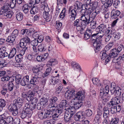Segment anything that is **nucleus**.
<instances>
[{"mask_svg":"<svg viewBox=\"0 0 124 124\" xmlns=\"http://www.w3.org/2000/svg\"><path fill=\"white\" fill-rule=\"evenodd\" d=\"M61 111V110H56L54 109L46 110L44 113V118L49 119L52 117L53 120H57Z\"/></svg>","mask_w":124,"mask_h":124,"instance_id":"nucleus-1","label":"nucleus"},{"mask_svg":"<svg viewBox=\"0 0 124 124\" xmlns=\"http://www.w3.org/2000/svg\"><path fill=\"white\" fill-rule=\"evenodd\" d=\"M32 70L33 72L35 73L36 74L34 77L31 78L30 82L31 84L35 85L39 82L42 74L38 68H33Z\"/></svg>","mask_w":124,"mask_h":124,"instance_id":"nucleus-2","label":"nucleus"},{"mask_svg":"<svg viewBox=\"0 0 124 124\" xmlns=\"http://www.w3.org/2000/svg\"><path fill=\"white\" fill-rule=\"evenodd\" d=\"M9 6L6 5L1 8L0 14L5 16V18H10L13 14V12L11 11H9Z\"/></svg>","mask_w":124,"mask_h":124,"instance_id":"nucleus-3","label":"nucleus"},{"mask_svg":"<svg viewBox=\"0 0 124 124\" xmlns=\"http://www.w3.org/2000/svg\"><path fill=\"white\" fill-rule=\"evenodd\" d=\"M110 84V82L108 80H106L103 81V84L100 90V94L101 97H102L105 93L106 94H108L109 91V86Z\"/></svg>","mask_w":124,"mask_h":124,"instance_id":"nucleus-4","label":"nucleus"},{"mask_svg":"<svg viewBox=\"0 0 124 124\" xmlns=\"http://www.w3.org/2000/svg\"><path fill=\"white\" fill-rule=\"evenodd\" d=\"M96 36V34L95 33L93 34L90 36L93 43V46L95 48L94 50L96 52L99 50L101 46V40H97Z\"/></svg>","mask_w":124,"mask_h":124,"instance_id":"nucleus-5","label":"nucleus"},{"mask_svg":"<svg viewBox=\"0 0 124 124\" xmlns=\"http://www.w3.org/2000/svg\"><path fill=\"white\" fill-rule=\"evenodd\" d=\"M13 121V118L11 116L4 117L0 116V123L2 124H12Z\"/></svg>","mask_w":124,"mask_h":124,"instance_id":"nucleus-6","label":"nucleus"},{"mask_svg":"<svg viewBox=\"0 0 124 124\" xmlns=\"http://www.w3.org/2000/svg\"><path fill=\"white\" fill-rule=\"evenodd\" d=\"M81 16L80 17L81 20L82 21L80 23H81L83 27H85V26H86L87 25L90 23V16L87 15H81Z\"/></svg>","mask_w":124,"mask_h":124,"instance_id":"nucleus-7","label":"nucleus"},{"mask_svg":"<svg viewBox=\"0 0 124 124\" xmlns=\"http://www.w3.org/2000/svg\"><path fill=\"white\" fill-rule=\"evenodd\" d=\"M18 106L15 103L11 104L8 107V110L12 112V115L15 116L18 114Z\"/></svg>","mask_w":124,"mask_h":124,"instance_id":"nucleus-8","label":"nucleus"},{"mask_svg":"<svg viewBox=\"0 0 124 124\" xmlns=\"http://www.w3.org/2000/svg\"><path fill=\"white\" fill-rule=\"evenodd\" d=\"M76 100L73 99L70 101L71 107L75 109H78L82 105L83 102L81 101H75Z\"/></svg>","mask_w":124,"mask_h":124,"instance_id":"nucleus-9","label":"nucleus"},{"mask_svg":"<svg viewBox=\"0 0 124 124\" xmlns=\"http://www.w3.org/2000/svg\"><path fill=\"white\" fill-rule=\"evenodd\" d=\"M31 114L30 112V110L26 108L25 107L21 114V117L22 119L26 117H30L31 116Z\"/></svg>","mask_w":124,"mask_h":124,"instance_id":"nucleus-10","label":"nucleus"},{"mask_svg":"<svg viewBox=\"0 0 124 124\" xmlns=\"http://www.w3.org/2000/svg\"><path fill=\"white\" fill-rule=\"evenodd\" d=\"M30 42V39L28 37L22 39L20 42V46L21 47H27L28 44H29Z\"/></svg>","mask_w":124,"mask_h":124,"instance_id":"nucleus-11","label":"nucleus"},{"mask_svg":"<svg viewBox=\"0 0 124 124\" xmlns=\"http://www.w3.org/2000/svg\"><path fill=\"white\" fill-rule=\"evenodd\" d=\"M58 99L55 96H53L51 97L49 100L50 103L48 106V108H53L55 107V105Z\"/></svg>","mask_w":124,"mask_h":124,"instance_id":"nucleus-12","label":"nucleus"},{"mask_svg":"<svg viewBox=\"0 0 124 124\" xmlns=\"http://www.w3.org/2000/svg\"><path fill=\"white\" fill-rule=\"evenodd\" d=\"M75 98L73 99L80 101H83L85 98L84 93L83 92L79 91L75 95Z\"/></svg>","mask_w":124,"mask_h":124,"instance_id":"nucleus-13","label":"nucleus"},{"mask_svg":"<svg viewBox=\"0 0 124 124\" xmlns=\"http://www.w3.org/2000/svg\"><path fill=\"white\" fill-rule=\"evenodd\" d=\"M120 12L119 11L116 10L114 9H112L111 13V18L112 19H115L118 18Z\"/></svg>","mask_w":124,"mask_h":124,"instance_id":"nucleus-14","label":"nucleus"},{"mask_svg":"<svg viewBox=\"0 0 124 124\" xmlns=\"http://www.w3.org/2000/svg\"><path fill=\"white\" fill-rule=\"evenodd\" d=\"M75 94V91L74 90H68L65 93V97L68 100H70L73 97Z\"/></svg>","mask_w":124,"mask_h":124,"instance_id":"nucleus-15","label":"nucleus"},{"mask_svg":"<svg viewBox=\"0 0 124 124\" xmlns=\"http://www.w3.org/2000/svg\"><path fill=\"white\" fill-rule=\"evenodd\" d=\"M29 76H26L24 77L21 80L19 84L23 86H25L28 85L29 83Z\"/></svg>","mask_w":124,"mask_h":124,"instance_id":"nucleus-16","label":"nucleus"},{"mask_svg":"<svg viewBox=\"0 0 124 124\" xmlns=\"http://www.w3.org/2000/svg\"><path fill=\"white\" fill-rule=\"evenodd\" d=\"M37 93V91H29L28 93V95L26 98L27 100L29 101H31L34 95Z\"/></svg>","mask_w":124,"mask_h":124,"instance_id":"nucleus-17","label":"nucleus"},{"mask_svg":"<svg viewBox=\"0 0 124 124\" xmlns=\"http://www.w3.org/2000/svg\"><path fill=\"white\" fill-rule=\"evenodd\" d=\"M21 76L19 74L16 75V76H12L10 78L13 81L15 80L16 83L18 84H19L21 80Z\"/></svg>","mask_w":124,"mask_h":124,"instance_id":"nucleus-18","label":"nucleus"},{"mask_svg":"<svg viewBox=\"0 0 124 124\" xmlns=\"http://www.w3.org/2000/svg\"><path fill=\"white\" fill-rule=\"evenodd\" d=\"M119 53L117 50V49L114 48L111 51V53L108 55V56L113 58L116 57L118 54Z\"/></svg>","mask_w":124,"mask_h":124,"instance_id":"nucleus-19","label":"nucleus"},{"mask_svg":"<svg viewBox=\"0 0 124 124\" xmlns=\"http://www.w3.org/2000/svg\"><path fill=\"white\" fill-rule=\"evenodd\" d=\"M96 31L99 32L105 33L107 30L106 26L103 24H101L96 29Z\"/></svg>","mask_w":124,"mask_h":124,"instance_id":"nucleus-20","label":"nucleus"},{"mask_svg":"<svg viewBox=\"0 0 124 124\" xmlns=\"http://www.w3.org/2000/svg\"><path fill=\"white\" fill-rule=\"evenodd\" d=\"M23 48L20 52V54L22 56L24 54H28L29 53H30L31 52L30 50V48H28L27 47H23Z\"/></svg>","mask_w":124,"mask_h":124,"instance_id":"nucleus-21","label":"nucleus"},{"mask_svg":"<svg viewBox=\"0 0 124 124\" xmlns=\"http://www.w3.org/2000/svg\"><path fill=\"white\" fill-rule=\"evenodd\" d=\"M35 104H33L31 103H30L29 102L26 103L24 106V107L26 108H27L30 110H30H31L34 109L36 107Z\"/></svg>","mask_w":124,"mask_h":124,"instance_id":"nucleus-22","label":"nucleus"},{"mask_svg":"<svg viewBox=\"0 0 124 124\" xmlns=\"http://www.w3.org/2000/svg\"><path fill=\"white\" fill-rule=\"evenodd\" d=\"M84 113L82 112H78L74 116V119L76 121H78L81 118L83 117Z\"/></svg>","mask_w":124,"mask_h":124,"instance_id":"nucleus-23","label":"nucleus"},{"mask_svg":"<svg viewBox=\"0 0 124 124\" xmlns=\"http://www.w3.org/2000/svg\"><path fill=\"white\" fill-rule=\"evenodd\" d=\"M67 101L66 100H62V101L60 102L59 104V108L58 109H56V110H62L61 114L62 113L63 111V108H65L67 106L66 105H67Z\"/></svg>","mask_w":124,"mask_h":124,"instance_id":"nucleus-24","label":"nucleus"},{"mask_svg":"<svg viewBox=\"0 0 124 124\" xmlns=\"http://www.w3.org/2000/svg\"><path fill=\"white\" fill-rule=\"evenodd\" d=\"M51 81L50 83L53 85H54L56 84L59 85L61 82L60 80L57 78V76L52 77L51 80Z\"/></svg>","mask_w":124,"mask_h":124,"instance_id":"nucleus-25","label":"nucleus"},{"mask_svg":"<svg viewBox=\"0 0 124 124\" xmlns=\"http://www.w3.org/2000/svg\"><path fill=\"white\" fill-rule=\"evenodd\" d=\"M23 102V99L20 97H18L17 100H15L14 101V102L18 106L19 108L22 107Z\"/></svg>","mask_w":124,"mask_h":124,"instance_id":"nucleus-26","label":"nucleus"},{"mask_svg":"<svg viewBox=\"0 0 124 124\" xmlns=\"http://www.w3.org/2000/svg\"><path fill=\"white\" fill-rule=\"evenodd\" d=\"M111 101L115 105L118 104L119 103H123L122 101H120V99L118 96H116L113 97L111 99Z\"/></svg>","mask_w":124,"mask_h":124,"instance_id":"nucleus-27","label":"nucleus"},{"mask_svg":"<svg viewBox=\"0 0 124 124\" xmlns=\"http://www.w3.org/2000/svg\"><path fill=\"white\" fill-rule=\"evenodd\" d=\"M77 10L72 9L70 11V19H72V20H74L76 17L77 14Z\"/></svg>","mask_w":124,"mask_h":124,"instance_id":"nucleus-28","label":"nucleus"},{"mask_svg":"<svg viewBox=\"0 0 124 124\" xmlns=\"http://www.w3.org/2000/svg\"><path fill=\"white\" fill-rule=\"evenodd\" d=\"M108 55L107 51L105 49L101 51L100 53V56L101 59L102 60L105 59Z\"/></svg>","mask_w":124,"mask_h":124,"instance_id":"nucleus-29","label":"nucleus"},{"mask_svg":"<svg viewBox=\"0 0 124 124\" xmlns=\"http://www.w3.org/2000/svg\"><path fill=\"white\" fill-rule=\"evenodd\" d=\"M70 114V113L67 112V111H66L64 114V119L65 122H67L69 121L72 116Z\"/></svg>","mask_w":124,"mask_h":124,"instance_id":"nucleus-30","label":"nucleus"},{"mask_svg":"<svg viewBox=\"0 0 124 124\" xmlns=\"http://www.w3.org/2000/svg\"><path fill=\"white\" fill-rule=\"evenodd\" d=\"M30 7V6L27 4L23 5L22 8L23 12L25 14H27L28 12L29 8Z\"/></svg>","mask_w":124,"mask_h":124,"instance_id":"nucleus-31","label":"nucleus"},{"mask_svg":"<svg viewBox=\"0 0 124 124\" xmlns=\"http://www.w3.org/2000/svg\"><path fill=\"white\" fill-rule=\"evenodd\" d=\"M15 36H12L11 35V36H8L6 39L7 42L10 43H12L14 42L15 39Z\"/></svg>","mask_w":124,"mask_h":124,"instance_id":"nucleus-32","label":"nucleus"},{"mask_svg":"<svg viewBox=\"0 0 124 124\" xmlns=\"http://www.w3.org/2000/svg\"><path fill=\"white\" fill-rule=\"evenodd\" d=\"M48 12H44L43 14V17L44 19H46L47 22H48L50 20L49 15Z\"/></svg>","mask_w":124,"mask_h":124,"instance_id":"nucleus-33","label":"nucleus"},{"mask_svg":"<svg viewBox=\"0 0 124 124\" xmlns=\"http://www.w3.org/2000/svg\"><path fill=\"white\" fill-rule=\"evenodd\" d=\"M38 11V9L37 6H34L31 9L30 12L31 14L34 15L37 13Z\"/></svg>","mask_w":124,"mask_h":124,"instance_id":"nucleus-34","label":"nucleus"},{"mask_svg":"<svg viewBox=\"0 0 124 124\" xmlns=\"http://www.w3.org/2000/svg\"><path fill=\"white\" fill-rule=\"evenodd\" d=\"M99 81L100 80L97 78H93L92 79V81L93 84L97 86H100L101 85Z\"/></svg>","mask_w":124,"mask_h":124,"instance_id":"nucleus-35","label":"nucleus"},{"mask_svg":"<svg viewBox=\"0 0 124 124\" xmlns=\"http://www.w3.org/2000/svg\"><path fill=\"white\" fill-rule=\"evenodd\" d=\"M56 60L54 59H51L49 60L47 62V66H52L54 65L55 64V62Z\"/></svg>","mask_w":124,"mask_h":124,"instance_id":"nucleus-36","label":"nucleus"},{"mask_svg":"<svg viewBox=\"0 0 124 124\" xmlns=\"http://www.w3.org/2000/svg\"><path fill=\"white\" fill-rule=\"evenodd\" d=\"M16 20L18 21H21L23 19V15L21 12L17 13L16 16Z\"/></svg>","mask_w":124,"mask_h":124,"instance_id":"nucleus-37","label":"nucleus"},{"mask_svg":"<svg viewBox=\"0 0 124 124\" xmlns=\"http://www.w3.org/2000/svg\"><path fill=\"white\" fill-rule=\"evenodd\" d=\"M119 119L117 117L112 118L110 122V124H119Z\"/></svg>","mask_w":124,"mask_h":124,"instance_id":"nucleus-38","label":"nucleus"},{"mask_svg":"<svg viewBox=\"0 0 124 124\" xmlns=\"http://www.w3.org/2000/svg\"><path fill=\"white\" fill-rule=\"evenodd\" d=\"M14 86V85L12 81L9 82L8 84V90L10 91H12L13 89Z\"/></svg>","mask_w":124,"mask_h":124,"instance_id":"nucleus-39","label":"nucleus"},{"mask_svg":"<svg viewBox=\"0 0 124 124\" xmlns=\"http://www.w3.org/2000/svg\"><path fill=\"white\" fill-rule=\"evenodd\" d=\"M10 2V6L11 8H13L15 6L16 3V0H8Z\"/></svg>","mask_w":124,"mask_h":124,"instance_id":"nucleus-40","label":"nucleus"},{"mask_svg":"<svg viewBox=\"0 0 124 124\" xmlns=\"http://www.w3.org/2000/svg\"><path fill=\"white\" fill-rule=\"evenodd\" d=\"M46 49V48L44 47V44H40L38 46V50L40 52H43Z\"/></svg>","mask_w":124,"mask_h":124,"instance_id":"nucleus-41","label":"nucleus"},{"mask_svg":"<svg viewBox=\"0 0 124 124\" xmlns=\"http://www.w3.org/2000/svg\"><path fill=\"white\" fill-rule=\"evenodd\" d=\"M76 27H77L76 29L78 31H82L86 27V26L85 25V26L84 27L82 26L81 23H80V24H78V25Z\"/></svg>","mask_w":124,"mask_h":124,"instance_id":"nucleus-42","label":"nucleus"},{"mask_svg":"<svg viewBox=\"0 0 124 124\" xmlns=\"http://www.w3.org/2000/svg\"><path fill=\"white\" fill-rule=\"evenodd\" d=\"M101 115V113L100 114L98 113L96 115L93 122L94 123H98V122H99V120L100 118Z\"/></svg>","mask_w":124,"mask_h":124,"instance_id":"nucleus-43","label":"nucleus"},{"mask_svg":"<svg viewBox=\"0 0 124 124\" xmlns=\"http://www.w3.org/2000/svg\"><path fill=\"white\" fill-rule=\"evenodd\" d=\"M111 99V96L110 95L108 96L105 98H102V102L105 104L107 101H109Z\"/></svg>","mask_w":124,"mask_h":124,"instance_id":"nucleus-44","label":"nucleus"},{"mask_svg":"<svg viewBox=\"0 0 124 124\" xmlns=\"http://www.w3.org/2000/svg\"><path fill=\"white\" fill-rule=\"evenodd\" d=\"M48 100V99L45 98H41V102H40L42 104V105H43L45 106V105L47 104Z\"/></svg>","mask_w":124,"mask_h":124,"instance_id":"nucleus-45","label":"nucleus"},{"mask_svg":"<svg viewBox=\"0 0 124 124\" xmlns=\"http://www.w3.org/2000/svg\"><path fill=\"white\" fill-rule=\"evenodd\" d=\"M45 58L43 57L42 54H40L36 58L37 60L39 62H42L44 60Z\"/></svg>","mask_w":124,"mask_h":124,"instance_id":"nucleus-46","label":"nucleus"},{"mask_svg":"<svg viewBox=\"0 0 124 124\" xmlns=\"http://www.w3.org/2000/svg\"><path fill=\"white\" fill-rule=\"evenodd\" d=\"M51 67H49L47 68L46 69L45 72L44 73V77H46L48 75H49L51 72Z\"/></svg>","mask_w":124,"mask_h":124,"instance_id":"nucleus-47","label":"nucleus"},{"mask_svg":"<svg viewBox=\"0 0 124 124\" xmlns=\"http://www.w3.org/2000/svg\"><path fill=\"white\" fill-rule=\"evenodd\" d=\"M113 92L114 93H116L118 95H120L121 93V90L119 87H116V89L115 88V89H114Z\"/></svg>","mask_w":124,"mask_h":124,"instance_id":"nucleus-48","label":"nucleus"},{"mask_svg":"<svg viewBox=\"0 0 124 124\" xmlns=\"http://www.w3.org/2000/svg\"><path fill=\"white\" fill-rule=\"evenodd\" d=\"M15 60L17 62H21L22 61V56L21 55H17L15 57Z\"/></svg>","mask_w":124,"mask_h":124,"instance_id":"nucleus-49","label":"nucleus"},{"mask_svg":"<svg viewBox=\"0 0 124 124\" xmlns=\"http://www.w3.org/2000/svg\"><path fill=\"white\" fill-rule=\"evenodd\" d=\"M85 114L87 116H91L92 114V110L89 109H88L85 111Z\"/></svg>","mask_w":124,"mask_h":124,"instance_id":"nucleus-50","label":"nucleus"},{"mask_svg":"<svg viewBox=\"0 0 124 124\" xmlns=\"http://www.w3.org/2000/svg\"><path fill=\"white\" fill-rule=\"evenodd\" d=\"M66 10L63 9L62 11L59 16V18L61 19H63L65 16V13L66 12Z\"/></svg>","mask_w":124,"mask_h":124,"instance_id":"nucleus-51","label":"nucleus"},{"mask_svg":"<svg viewBox=\"0 0 124 124\" xmlns=\"http://www.w3.org/2000/svg\"><path fill=\"white\" fill-rule=\"evenodd\" d=\"M120 34L119 32H115L113 35V37L116 40L120 38Z\"/></svg>","mask_w":124,"mask_h":124,"instance_id":"nucleus-52","label":"nucleus"},{"mask_svg":"<svg viewBox=\"0 0 124 124\" xmlns=\"http://www.w3.org/2000/svg\"><path fill=\"white\" fill-rule=\"evenodd\" d=\"M90 26L91 28L92 29H94L96 27V23L95 22L93 21V20L90 21Z\"/></svg>","mask_w":124,"mask_h":124,"instance_id":"nucleus-53","label":"nucleus"},{"mask_svg":"<svg viewBox=\"0 0 124 124\" xmlns=\"http://www.w3.org/2000/svg\"><path fill=\"white\" fill-rule=\"evenodd\" d=\"M98 5V3L97 1L93 2L90 4V6L92 7V8H94V9L95 10L96 8L97 7Z\"/></svg>","mask_w":124,"mask_h":124,"instance_id":"nucleus-54","label":"nucleus"},{"mask_svg":"<svg viewBox=\"0 0 124 124\" xmlns=\"http://www.w3.org/2000/svg\"><path fill=\"white\" fill-rule=\"evenodd\" d=\"M9 77L8 75H6L2 77L1 80L3 81H7L9 80Z\"/></svg>","mask_w":124,"mask_h":124,"instance_id":"nucleus-55","label":"nucleus"},{"mask_svg":"<svg viewBox=\"0 0 124 124\" xmlns=\"http://www.w3.org/2000/svg\"><path fill=\"white\" fill-rule=\"evenodd\" d=\"M97 14V13L96 11L93 12L90 16V19L92 18V20L94 19Z\"/></svg>","mask_w":124,"mask_h":124,"instance_id":"nucleus-56","label":"nucleus"},{"mask_svg":"<svg viewBox=\"0 0 124 124\" xmlns=\"http://www.w3.org/2000/svg\"><path fill=\"white\" fill-rule=\"evenodd\" d=\"M66 111H67V112L68 113H70V115L72 116L75 113V112L72 109H67V110Z\"/></svg>","mask_w":124,"mask_h":124,"instance_id":"nucleus-57","label":"nucleus"},{"mask_svg":"<svg viewBox=\"0 0 124 124\" xmlns=\"http://www.w3.org/2000/svg\"><path fill=\"white\" fill-rule=\"evenodd\" d=\"M110 111L112 114H115L117 112L115 105L112 106L111 107Z\"/></svg>","mask_w":124,"mask_h":124,"instance_id":"nucleus-58","label":"nucleus"},{"mask_svg":"<svg viewBox=\"0 0 124 124\" xmlns=\"http://www.w3.org/2000/svg\"><path fill=\"white\" fill-rule=\"evenodd\" d=\"M38 41L37 39H35L31 41V44L33 46H36L38 43Z\"/></svg>","mask_w":124,"mask_h":124,"instance_id":"nucleus-59","label":"nucleus"},{"mask_svg":"<svg viewBox=\"0 0 124 124\" xmlns=\"http://www.w3.org/2000/svg\"><path fill=\"white\" fill-rule=\"evenodd\" d=\"M66 0H57V4L58 5L63 4H66Z\"/></svg>","mask_w":124,"mask_h":124,"instance_id":"nucleus-60","label":"nucleus"},{"mask_svg":"<svg viewBox=\"0 0 124 124\" xmlns=\"http://www.w3.org/2000/svg\"><path fill=\"white\" fill-rule=\"evenodd\" d=\"M44 106L40 102L38 103L37 106V108L38 110H40L43 108Z\"/></svg>","mask_w":124,"mask_h":124,"instance_id":"nucleus-61","label":"nucleus"},{"mask_svg":"<svg viewBox=\"0 0 124 124\" xmlns=\"http://www.w3.org/2000/svg\"><path fill=\"white\" fill-rule=\"evenodd\" d=\"M44 113L42 111H40L38 113V116L39 118L41 119L44 118Z\"/></svg>","mask_w":124,"mask_h":124,"instance_id":"nucleus-62","label":"nucleus"},{"mask_svg":"<svg viewBox=\"0 0 124 124\" xmlns=\"http://www.w3.org/2000/svg\"><path fill=\"white\" fill-rule=\"evenodd\" d=\"M109 7H110L104 3L102 6V8L104 11H107L108 10V8Z\"/></svg>","mask_w":124,"mask_h":124,"instance_id":"nucleus-63","label":"nucleus"},{"mask_svg":"<svg viewBox=\"0 0 124 124\" xmlns=\"http://www.w3.org/2000/svg\"><path fill=\"white\" fill-rule=\"evenodd\" d=\"M62 25V23L59 22H56V28L57 29L59 30L60 28Z\"/></svg>","mask_w":124,"mask_h":124,"instance_id":"nucleus-64","label":"nucleus"}]
</instances>
